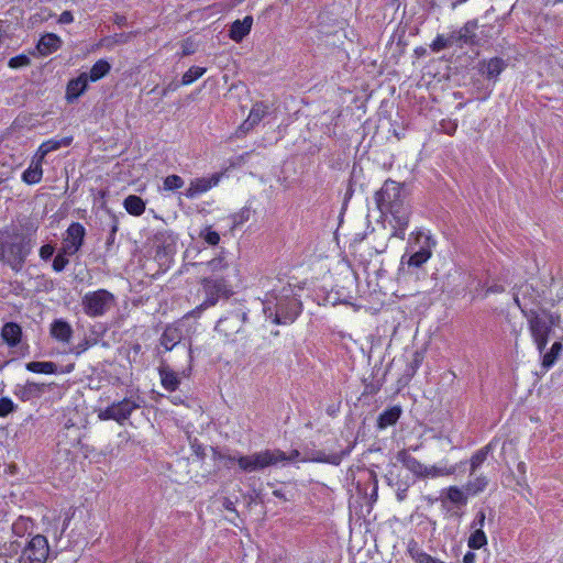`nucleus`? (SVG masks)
<instances>
[{"instance_id": "nucleus-5", "label": "nucleus", "mask_w": 563, "mask_h": 563, "mask_svg": "<svg viewBox=\"0 0 563 563\" xmlns=\"http://www.w3.org/2000/svg\"><path fill=\"white\" fill-rule=\"evenodd\" d=\"M523 314L527 318L528 329L537 350L539 353H543L555 325L553 314L548 310L523 311Z\"/></svg>"}, {"instance_id": "nucleus-31", "label": "nucleus", "mask_w": 563, "mask_h": 563, "mask_svg": "<svg viewBox=\"0 0 563 563\" xmlns=\"http://www.w3.org/2000/svg\"><path fill=\"white\" fill-rule=\"evenodd\" d=\"M111 70L110 63L104 59H98L90 68L88 75V81L96 82L106 77Z\"/></svg>"}, {"instance_id": "nucleus-3", "label": "nucleus", "mask_w": 563, "mask_h": 563, "mask_svg": "<svg viewBox=\"0 0 563 563\" xmlns=\"http://www.w3.org/2000/svg\"><path fill=\"white\" fill-rule=\"evenodd\" d=\"M210 276L200 279V286L205 295L203 306H217L221 299H229L233 294V286L227 272L230 266L222 257H217L207 263Z\"/></svg>"}, {"instance_id": "nucleus-17", "label": "nucleus", "mask_w": 563, "mask_h": 563, "mask_svg": "<svg viewBox=\"0 0 563 563\" xmlns=\"http://www.w3.org/2000/svg\"><path fill=\"white\" fill-rule=\"evenodd\" d=\"M74 330L69 322L64 319H55L49 325V335L57 342L68 344L73 338Z\"/></svg>"}, {"instance_id": "nucleus-56", "label": "nucleus", "mask_w": 563, "mask_h": 563, "mask_svg": "<svg viewBox=\"0 0 563 563\" xmlns=\"http://www.w3.org/2000/svg\"><path fill=\"white\" fill-rule=\"evenodd\" d=\"M74 22V14L71 11H63L58 18V23L60 24H70Z\"/></svg>"}, {"instance_id": "nucleus-35", "label": "nucleus", "mask_w": 563, "mask_h": 563, "mask_svg": "<svg viewBox=\"0 0 563 563\" xmlns=\"http://www.w3.org/2000/svg\"><path fill=\"white\" fill-rule=\"evenodd\" d=\"M487 543V536L481 528H476L475 530H473L467 540V545L472 550H481L485 548Z\"/></svg>"}, {"instance_id": "nucleus-25", "label": "nucleus", "mask_w": 563, "mask_h": 563, "mask_svg": "<svg viewBox=\"0 0 563 563\" xmlns=\"http://www.w3.org/2000/svg\"><path fill=\"white\" fill-rule=\"evenodd\" d=\"M158 375L162 387L169 393L176 391L180 385L179 374L176 373L168 366H161L158 368Z\"/></svg>"}, {"instance_id": "nucleus-8", "label": "nucleus", "mask_w": 563, "mask_h": 563, "mask_svg": "<svg viewBox=\"0 0 563 563\" xmlns=\"http://www.w3.org/2000/svg\"><path fill=\"white\" fill-rule=\"evenodd\" d=\"M283 459H285L284 451L266 449L250 455H239L236 463L242 472L252 473L277 465Z\"/></svg>"}, {"instance_id": "nucleus-20", "label": "nucleus", "mask_w": 563, "mask_h": 563, "mask_svg": "<svg viewBox=\"0 0 563 563\" xmlns=\"http://www.w3.org/2000/svg\"><path fill=\"white\" fill-rule=\"evenodd\" d=\"M253 25V18L251 15L244 16L242 20H235L232 22L229 36L235 43L242 42V40L250 34Z\"/></svg>"}, {"instance_id": "nucleus-49", "label": "nucleus", "mask_w": 563, "mask_h": 563, "mask_svg": "<svg viewBox=\"0 0 563 563\" xmlns=\"http://www.w3.org/2000/svg\"><path fill=\"white\" fill-rule=\"evenodd\" d=\"M55 252V247L52 244H44L38 251V255L43 261L49 260Z\"/></svg>"}, {"instance_id": "nucleus-48", "label": "nucleus", "mask_w": 563, "mask_h": 563, "mask_svg": "<svg viewBox=\"0 0 563 563\" xmlns=\"http://www.w3.org/2000/svg\"><path fill=\"white\" fill-rule=\"evenodd\" d=\"M190 449L194 453V455H196L199 460H203L205 456H206V448L198 442L197 439H195L191 443H190Z\"/></svg>"}, {"instance_id": "nucleus-57", "label": "nucleus", "mask_w": 563, "mask_h": 563, "mask_svg": "<svg viewBox=\"0 0 563 563\" xmlns=\"http://www.w3.org/2000/svg\"><path fill=\"white\" fill-rule=\"evenodd\" d=\"M441 128L444 133L449 135H453L457 130V123L449 121L446 124L444 122L441 123Z\"/></svg>"}, {"instance_id": "nucleus-33", "label": "nucleus", "mask_w": 563, "mask_h": 563, "mask_svg": "<svg viewBox=\"0 0 563 563\" xmlns=\"http://www.w3.org/2000/svg\"><path fill=\"white\" fill-rule=\"evenodd\" d=\"M25 368L29 372L35 373V374L52 375L57 372V365L53 362L33 361V362L26 363Z\"/></svg>"}, {"instance_id": "nucleus-13", "label": "nucleus", "mask_w": 563, "mask_h": 563, "mask_svg": "<svg viewBox=\"0 0 563 563\" xmlns=\"http://www.w3.org/2000/svg\"><path fill=\"white\" fill-rule=\"evenodd\" d=\"M85 235V227L80 222H71L66 230V236L60 249L68 255H75L84 245Z\"/></svg>"}, {"instance_id": "nucleus-29", "label": "nucleus", "mask_w": 563, "mask_h": 563, "mask_svg": "<svg viewBox=\"0 0 563 563\" xmlns=\"http://www.w3.org/2000/svg\"><path fill=\"white\" fill-rule=\"evenodd\" d=\"M494 450V440L477 450L470 460L471 475L486 461L489 453Z\"/></svg>"}, {"instance_id": "nucleus-46", "label": "nucleus", "mask_w": 563, "mask_h": 563, "mask_svg": "<svg viewBox=\"0 0 563 563\" xmlns=\"http://www.w3.org/2000/svg\"><path fill=\"white\" fill-rule=\"evenodd\" d=\"M16 408V405L13 402V400L9 397H1L0 398V417L4 418L11 412H13Z\"/></svg>"}, {"instance_id": "nucleus-23", "label": "nucleus", "mask_w": 563, "mask_h": 563, "mask_svg": "<svg viewBox=\"0 0 563 563\" xmlns=\"http://www.w3.org/2000/svg\"><path fill=\"white\" fill-rule=\"evenodd\" d=\"M397 461L402 464L410 473L413 474L415 477L420 478L422 471H424V464H422L419 460L412 456L408 450L402 449L398 451Z\"/></svg>"}, {"instance_id": "nucleus-44", "label": "nucleus", "mask_w": 563, "mask_h": 563, "mask_svg": "<svg viewBox=\"0 0 563 563\" xmlns=\"http://www.w3.org/2000/svg\"><path fill=\"white\" fill-rule=\"evenodd\" d=\"M40 393V387L35 383H27L23 389L21 390V394H19V398L23 401H26L31 399L33 396L37 395Z\"/></svg>"}, {"instance_id": "nucleus-64", "label": "nucleus", "mask_w": 563, "mask_h": 563, "mask_svg": "<svg viewBox=\"0 0 563 563\" xmlns=\"http://www.w3.org/2000/svg\"><path fill=\"white\" fill-rule=\"evenodd\" d=\"M176 87H173V85H168L166 88L163 89L162 96L166 97L168 92L174 91Z\"/></svg>"}, {"instance_id": "nucleus-60", "label": "nucleus", "mask_w": 563, "mask_h": 563, "mask_svg": "<svg viewBox=\"0 0 563 563\" xmlns=\"http://www.w3.org/2000/svg\"><path fill=\"white\" fill-rule=\"evenodd\" d=\"M134 34H135V33H133V32H130V33H128V34H125V33H121V34L119 35V37H120V38H119V40H117L115 42H117V43H125V42H128V41H129V40H130Z\"/></svg>"}, {"instance_id": "nucleus-15", "label": "nucleus", "mask_w": 563, "mask_h": 563, "mask_svg": "<svg viewBox=\"0 0 563 563\" xmlns=\"http://www.w3.org/2000/svg\"><path fill=\"white\" fill-rule=\"evenodd\" d=\"M268 109L269 107L266 103L262 101L255 102L252 106L247 118L239 126L238 132L245 134L254 129V126H256L268 113Z\"/></svg>"}, {"instance_id": "nucleus-1", "label": "nucleus", "mask_w": 563, "mask_h": 563, "mask_svg": "<svg viewBox=\"0 0 563 563\" xmlns=\"http://www.w3.org/2000/svg\"><path fill=\"white\" fill-rule=\"evenodd\" d=\"M374 199L382 214L390 216L391 236L404 240L409 225L410 208L405 202L402 186L395 180L387 179L375 192Z\"/></svg>"}, {"instance_id": "nucleus-19", "label": "nucleus", "mask_w": 563, "mask_h": 563, "mask_svg": "<svg viewBox=\"0 0 563 563\" xmlns=\"http://www.w3.org/2000/svg\"><path fill=\"white\" fill-rule=\"evenodd\" d=\"M73 136H64L60 139H49L44 141L37 148L34 156L40 158L41 161H44L45 156L54 151L59 150L60 147H67L73 143Z\"/></svg>"}, {"instance_id": "nucleus-39", "label": "nucleus", "mask_w": 563, "mask_h": 563, "mask_svg": "<svg viewBox=\"0 0 563 563\" xmlns=\"http://www.w3.org/2000/svg\"><path fill=\"white\" fill-rule=\"evenodd\" d=\"M207 71L206 67L191 66L181 77V85L189 86L201 78Z\"/></svg>"}, {"instance_id": "nucleus-54", "label": "nucleus", "mask_w": 563, "mask_h": 563, "mask_svg": "<svg viewBox=\"0 0 563 563\" xmlns=\"http://www.w3.org/2000/svg\"><path fill=\"white\" fill-rule=\"evenodd\" d=\"M212 306H203V301L198 305L197 307H195L192 310H190L186 317H191V318H199L201 316V313L208 309V308H211Z\"/></svg>"}, {"instance_id": "nucleus-12", "label": "nucleus", "mask_w": 563, "mask_h": 563, "mask_svg": "<svg viewBox=\"0 0 563 563\" xmlns=\"http://www.w3.org/2000/svg\"><path fill=\"white\" fill-rule=\"evenodd\" d=\"M223 176L224 173L220 172L208 177H197L191 179L189 186L184 192L185 197L188 199H195L200 195L208 192L220 184Z\"/></svg>"}, {"instance_id": "nucleus-4", "label": "nucleus", "mask_w": 563, "mask_h": 563, "mask_svg": "<svg viewBox=\"0 0 563 563\" xmlns=\"http://www.w3.org/2000/svg\"><path fill=\"white\" fill-rule=\"evenodd\" d=\"M10 239V241L0 244V256L13 272L19 273L22 271L27 256L32 252V239L20 232H14L11 234Z\"/></svg>"}, {"instance_id": "nucleus-24", "label": "nucleus", "mask_w": 563, "mask_h": 563, "mask_svg": "<svg viewBox=\"0 0 563 563\" xmlns=\"http://www.w3.org/2000/svg\"><path fill=\"white\" fill-rule=\"evenodd\" d=\"M181 330L176 325L169 324L164 329L159 338V343L165 349V351H172L181 342Z\"/></svg>"}, {"instance_id": "nucleus-27", "label": "nucleus", "mask_w": 563, "mask_h": 563, "mask_svg": "<svg viewBox=\"0 0 563 563\" xmlns=\"http://www.w3.org/2000/svg\"><path fill=\"white\" fill-rule=\"evenodd\" d=\"M401 408L399 406H391L380 412L376 420V427L379 430H385L395 426L401 416Z\"/></svg>"}, {"instance_id": "nucleus-14", "label": "nucleus", "mask_w": 563, "mask_h": 563, "mask_svg": "<svg viewBox=\"0 0 563 563\" xmlns=\"http://www.w3.org/2000/svg\"><path fill=\"white\" fill-rule=\"evenodd\" d=\"M88 75L81 73L76 78L70 79L66 85L65 100L71 104L78 100L88 89Z\"/></svg>"}, {"instance_id": "nucleus-42", "label": "nucleus", "mask_w": 563, "mask_h": 563, "mask_svg": "<svg viewBox=\"0 0 563 563\" xmlns=\"http://www.w3.org/2000/svg\"><path fill=\"white\" fill-rule=\"evenodd\" d=\"M200 238L209 245L216 246L220 243V234L208 225L200 231Z\"/></svg>"}, {"instance_id": "nucleus-6", "label": "nucleus", "mask_w": 563, "mask_h": 563, "mask_svg": "<svg viewBox=\"0 0 563 563\" xmlns=\"http://www.w3.org/2000/svg\"><path fill=\"white\" fill-rule=\"evenodd\" d=\"M413 234L415 243L419 245V249L410 254L406 252L401 255L399 269H404L405 266L420 268L432 257L433 249L437 245L435 240L422 231H417Z\"/></svg>"}, {"instance_id": "nucleus-34", "label": "nucleus", "mask_w": 563, "mask_h": 563, "mask_svg": "<svg viewBox=\"0 0 563 563\" xmlns=\"http://www.w3.org/2000/svg\"><path fill=\"white\" fill-rule=\"evenodd\" d=\"M562 350H563L562 342L555 341L552 344L551 349L547 353L543 354L542 366L547 369L551 368L555 364L556 360L559 358Z\"/></svg>"}, {"instance_id": "nucleus-7", "label": "nucleus", "mask_w": 563, "mask_h": 563, "mask_svg": "<svg viewBox=\"0 0 563 563\" xmlns=\"http://www.w3.org/2000/svg\"><path fill=\"white\" fill-rule=\"evenodd\" d=\"M114 306V295L104 288L87 291L81 298L82 311L89 318L102 317Z\"/></svg>"}, {"instance_id": "nucleus-18", "label": "nucleus", "mask_w": 563, "mask_h": 563, "mask_svg": "<svg viewBox=\"0 0 563 563\" xmlns=\"http://www.w3.org/2000/svg\"><path fill=\"white\" fill-rule=\"evenodd\" d=\"M63 45L62 38L55 33H45L40 37L36 49L41 56H48L57 52Z\"/></svg>"}, {"instance_id": "nucleus-11", "label": "nucleus", "mask_w": 563, "mask_h": 563, "mask_svg": "<svg viewBox=\"0 0 563 563\" xmlns=\"http://www.w3.org/2000/svg\"><path fill=\"white\" fill-rule=\"evenodd\" d=\"M49 554V545L46 537L34 536L22 550L19 563H45Z\"/></svg>"}, {"instance_id": "nucleus-58", "label": "nucleus", "mask_w": 563, "mask_h": 563, "mask_svg": "<svg viewBox=\"0 0 563 563\" xmlns=\"http://www.w3.org/2000/svg\"><path fill=\"white\" fill-rule=\"evenodd\" d=\"M300 456V452L298 450H292L289 454H286L284 452V457L283 460H280L279 463H284V462H294L296 461L298 457Z\"/></svg>"}, {"instance_id": "nucleus-26", "label": "nucleus", "mask_w": 563, "mask_h": 563, "mask_svg": "<svg viewBox=\"0 0 563 563\" xmlns=\"http://www.w3.org/2000/svg\"><path fill=\"white\" fill-rule=\"evenodd\" d=\"M0 336L4 343L14 347L21 342L22 328L16 322H7L1 329Z\"/></svg>"}, {"instance_id": "nucleus-52", "label": "nucleus", "mask_w": 563, "mask_h": 563, "mask_svg": "<svg viewBox=\"0 0 563 563\" xmlns=\"http://www.w3.org/2000/svg\"><path fill=\"white\" fill-rule=\"evenodd\" d=\"M118 230H119L118 220L113 219L112 224H111V230H110L109 236L107 239V243H106L108 247L114 243Z\"/></svg>"}, {"instance_id": "nucleus-10", "label": "nucleus", "mask_w": 563, "mask_h": 563, "mask_svg": "<svg viewBox=\"0 0 563 563\" xmlns=\"http://www.w3.org/2000/svg\"><path fill=\"white\" fill-rule=\"evenodd\" d=\"M141 407V398L125 397L122 400L114 401L100 410L98 417L100 420H113L118 424L123 426L130 419L133 411Z\"/></svg>"}, {"instance_id": "nucleus-16", "label": "nucleus", "mask_w": 563, "mask_h": 563, "mask_svg": "<svg viewBox=\"0 0 563 563\" xmlns=\"http://www.w3.org/2000/svg\"><path fill=\"white\" fill-rule=\"evenodd\" d=\"M506 63L500 57H492L489 59H483L478 64V71L486 79L497 81L499 75L505 70Z\"/></svg>"}, {"instance_id": "nucleus-51", "label": "nucleus", "mask_w": 563, "mask_h": 563, "mask_svg": "<svg viewBox=\"0 0 563 563\" xmlns=\"http://www.w3.org/2000/svg\"><path fill=\"white\" fill-rule=\"evenodd\" d=\"M93 342L85 339L80 343H78L74 350L71 351L76 355H80L81 353L86 352L90 346H92Z\"/></svg>"}, {"instance_id": "nucleus-63", "label": "nucleus", "mask_w": 563, "mask_h": 563, "mask_svg": "<svg viewBox=\"0 0 563 563\" xmlns=\"http://www.w3.org/2000/svg\"><path fill=\"white\" fill-rule=\"evenodd\" d=\"M172 404L174 405H181L184 404V400L180 396H174L170 398Z\"/></svg>"}, {"instance_id": "nucleus-43", "label": "nucleus", "mask_w": 563, "mask_h": 563, "mask_svg": "<svg viewBox=\"0 0 563 563\" xmlns=\"http://www.w3.org/2000/svg\"><path fill=\"white\" fill-rule=\"evenodd\" d=\"M67 256H69L68 253H64V250L59 249L52 264L54 272L60 273L66 268V266L69 264Z\"/></svg>"}, {"instance_id": "nucleus-36", "label": "nucleus", "mask_w": 563, "mask_h": 563, "mask_svg": "<svg viewBox=\"0 0 563 563\" xmlns=\"http://www.w3.org/2000/svg\"><path fill=\"white\" fill-rule=\"evenodd\" d=\"M487 485H488L487 477L484 475H479L473 479H470L465 485V489L470 495L475 496V495L484 492L485 488L487 487Z\"/></svg>"}, {"instance_id": "nucleus-50", "label": "nucleus", "mask_w": 563, "mask_h": 563, "mask_svg": "<svg viewBox=\"0 0 563 563\" xmlns=\"http://www.w3.org/2000/svg\"><path fill=\"white\" fill-rule=\"evenodd\" d=\"M409 485L407 483H399L397 485L396 498L398 501H404L407 498Z\"/></svg>"}, {"instance_id": "nucleus-55", "label": "nucleus", "mask_w": 563, "mask_h": 563, "mask_svg": "<svg viewBox=\"0 0 563 563\" xmlns=\"http://www.w3.org/2000/svg\"><path fill=\"white\" fill-rule=\"evenodd\" d=\"M186 356H187V361H188V366L187 368L183 369L180 372V375L181 377L184 378H188L191 374V363H192V352H191V349H188V351L186 352Z\"/></svg>"}, {"instance_id": "nucleus-62", "label": "nucleus", "mask_w": 563, "mask_h": 563, "mask_svg": "<svg viewBox=\"0 0 563 563\" xmlns=\"http://www.w3.org/2000/svg\"><path fill=\"white\" fill-rule=\"evenodd\" d=\"M517 471L521 474V475H526L527 473V465L525 462H519L517 464Z\"/></svg>"}, {"instance_id": "nucleus-40", "label": "nucleus", "mask_w": 563, "mask_h": 563, "mask_svg": "<svg viewBox=\"0 0 563 563\" xmlns=\"http://www.w3.org/2000/svg\"><path fill=\"white\" fill-rule=\"evenodd\" d=\"M446 498L454 505L464 506L467 504V497L457 486H450L446 489Z\"/></svg>"}, {"instance_id": "nucleus-45", "label": "nucleus", "mask_w": 563, "mask_h": 563, "mask_svg": "<svg viewBox=\"0 0 563 563\" xmlns=\"http://www.w3.org/2000/svg\"><path fill=\"white\" fill-rule=\"evenodd\" d=\"M31 64V59L25 54H19L16 56H13L9 59L8 66L12 69L26 67Z\"/></svg>"}, {"instance_id": "nucleus-22", "label": "nucleus", "mask_w": 563, "mask_h": 563, "mask_svg": "<svg viewBox=\"0 0 563 563\" xmlns=\"http://www.w3.org/2000/svg\"><path fill=\"white\" fill-rule=\"evenodd\" d=\"M43 161L33 156L29 167L22 173L21 179L26 185H36L42 181L43 178Z\"/></svg>"}, {"instance_id": "nucleus-21", "label": "nucleus", "mask_w": 563, "mask_h": 563, "mask_svg": "<svg viewBox=\"0 0 563 563\" xmlns=\"http://www.w3.org/2000/svg\"><path fill=\"white\" fill-rule=\"evenodd\" d=\"M477 29L476 21H467L456 33H455V45L462 47L463 45H476V33Z\"/></svg>"}, {"instance_id": "nucleus-2", "label": "nucleus", "mask_w": 563, "mask_h": 563, "mask_svg": "<svg viewBox=\"0 0 563 563\" xmlns=\"http://www.w3.org/2000/svg\"><path fill=\"white\" fill-rule=\"evenodd\" d=\"M263 310L274 324L292 323L301 312V302L295 297L290 285L277 280L263 299Z\"/></svg>"}, {"instance_id": "nucleus-9", "label": "nucleus", "mask_w": 563, "mask_h": 563, "mask_svg": "<svg viewBox=\"0 0 563 563\" xmlns=\"http://www.w3.org/2000/svg\"><path fill=\"white\" fill-rule=\"evenodd\" d=\"M246 321L247 311L244 307H238L222 316L218 320L214 330L227 341H234V336L243 330Z\"/></svg>"}, {"instance_id": "nucleus-47", "label": "nucleus", "mask_w": 563, "mask_h": 563, "mask_svg": "<svg viewBox=\"0 0 563 563\" xmlns=\"http://www.w3.org/2000/svg\"><path fill=\"white\" fill-rule=\"evenodd\" d=\"M421 363H422V356L420 355V353L417 352L415 354L413 360L408 365L407 372H408L409 378H411L417 373V371L421 366Z\"/></svg>"}, {"instance_id": "nucleus-61", "label": "nucleus", "mask_w": 563, "mask_h": 563, "mask_svg": "<svg viewBox=\"0 0 563 563\" xmlns=\"http://www.w3.org/2000/svg\"><path fill=\"white\" fill-rule=\"evenodd\" d=\"M221 461H224L225 463H234L236 462L238 456L232 455H220L219 456Z\"/></svg>"}, {"instance_id": "nucleus-32", "label": "nucleus", "mask_w": 563, "mask_h": 563, "mask_svg": "<svg viewBox=\"0 0 563 563\" xmlns=\"http://www.w3.org/2000/svg\"><path fill=\"white\" fill-rule=\"evenodd\" d=\"M123 207L129 214L134 217H140L145 211L144 200L136 195H129L123 201Z\"/></svg>"}, {"instance_id": "nucleus-41", "label": "nucleus", "mask_w": 563, "mask_h": 563, "mask_svg": "<svg viewBox=\"0 0 563 563\" xmlns=\"http://www.w3.org/2000/svg\"><path fill=\"white\" fill-rule=\"evenodd\" d=\"M185 185L184 179L176 175H168L163 179V190L164 191H176L180 188H183Z\"/></svg>"}, {"instance_id": "nucleus-53", "label": "nucleus", "mask_w": 563, "mask_h": 563, "mask_svg": "<svg viewBox=\"0 0 563 563\" xmlns=\"http://www.w3.org/2000/svg\"><path fill=\"white\" fill-rule=\"evenodd\" d=\"M485 512L483 510L478 511L472 522V528L475 530L476 528L483 529L485 523Z\"/></svg>"}, {"instance_id": "nucleus-28", "label": "nucleus", "mask_w": 563, "mask_h": 563, "mask_svg": "<svg viewBox=\"0 0 563 563\" xmlns=\"http://www.w3.org/2000/svg\"><path fill=\"white\" fill-rule=\"evenodd\" d=\"M254 212L255 210L253 209L252 201H247L241 209L229 216L231 229L234 230L241 228L251 219Z\"/></svg>"}, {"instance_id": "nucleus-37", "label": "nucleus", "mask_w": 563, "mask_h": 563, "mask_svg": "<svg viewBox=\"0 0 563 563\" xmlns=\"http://www.w3.org/2000/svg\"><path fill=\"white\" fill-rule=\"evenodd\" d=\"M454 38H455V32L451 33L449 36L438 34L435 36V38L432 41V43L430 44V48L432 49V52L438 53L449 46L454 45L455 44Z\"/></svg>"}, {"instance_id": "nucleus-30", "label": "nucleus", "mask_w": 563, "mask_h": 563, "mask_svg": "<svg viewBox=\"0 0 563 563\" xmlns=\"http://www.w3.org/2000/svg\"><path fill=\"white\" fill-rule=\"evenodd\" d=\"M456 472V465L439 467L435 465H424V471L419 479L437 478L442 476H450Z\"/></svg>"}, {"instance_id": "nucleus-59", "label": "nucleus", "mask_w": 563, "mask_h": 563, "mask_svg": "<svg viewBox=\"0 0 563 563\" xmlns=\"http://www.w3.org/2000/svg\"><path fill=\"white\" fill-rule=\"evenodd\" d=\"M476 554L472 551H467L463 556V563H475Z\"/></svg>"}, {"instance_id": "nucleus-38", "label": "nucleus", "mask_w": 563, "mask_h": 563, "mask_svg": "<svg viewBox=\"0 0 563 563\" xmlns=\"http://www.w3.org/2000/svg\"><path fill=\"white\" fill-rule=\"evenodd\" d=\"M407 553L415 563H421L427 559L429 553L422 551L419 543L415 539H410L407 543Z\"/></svg>"}]
</instances>
